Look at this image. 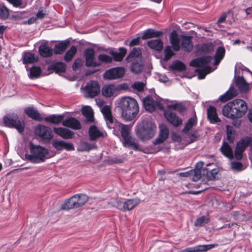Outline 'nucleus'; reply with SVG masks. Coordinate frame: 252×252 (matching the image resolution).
Here are the masks:
<instances>
[{"mask_svg":"<svg viewBox=\"0 0 252 252\" xmlns=\"http://www.w3.org/2000/svg\"><path fill=\"white\" fill-rule=\"evenodd\" d=\"M53 131L57 135L64 139H70L73 138L74 132L70 129L62 127H54Z\"/></svg>","mask_w":252,"mask_h":252,"instance_id":"2eb2a0df","label":"nucleus"},{"mask_svg":"<svg viewBox=\"0 0 252 252\" xmlns=\"http://www.w3.org/2000/svg\"><path fill=\"white\" fill-rule=\"evenodd\" d=\"M39 55L44 58H49L53 54V49L48 46L47 42L42 43L39 47Z\"/></svg>","mask_w":252,"mask_h":252,"instance_id":"5701e85b","label":"nucleus"},{"mask_svg":"<svg viewBox=\"0 0 252 252\" xmlns=\"http://www.w3.org/2000/svg\"><path fill=\"white\" fill-rule=\"evenodd\" d=\"M141 60L139 61L133 62L130 66L131 71L135 74H139L142 72L143 66L140 63Z\"/></svg>","mask_w":252,"mask_h":252,"instance_id":"3c124183","label":"nucleus"},{"mask_svg":"<svg viewBox=\"0 0 252 252\" xmlns=\"http://www.w3.org/2000/svg\"><path fill=\"white\" fill-rule=\"evenodd\" d=\"M98 60L100 62L106 63H111L113 61L112 57L104 54H99L98 56Z\"/></svg>","mask_w":252,"mask_h":252,"instance_id":"13d9d810","label":"nucleus"},{"mask_svg":"<svg viewBox=\"0 0 252 252\" xmlns=\"http://www.w3.org/2000/svg\"><path fill=\"white\" fill-rule=\"evenodd\" d=\"M83 61L80 58L76 59L72 64V69L76 71L83 65Z\"/></svg>","mask_w":252,"mask_h":252,"instance_id":"0e129e2a","label":"nucleus"},{"mask_svg":"<svg viewBox=\"0 0 252 252\" xmlns=\"http://www.w3.org/2000/svg\"><path fill=\"white\" fill-rule=\"evenodd\" d=\"M64 120V116L63 115H50L44 118V121L47 123L53 124L58 125L60 123L63 124Z\"/></svg>","mask_w":252,"mask_h":252,"instance_id":"72a5a7b5","label":"nucleus"},{"mask_svg":"<svg viewBox=\"0 0 252 252\" xmlns=\"http://www.w3.org/2000/svg\"><path fill=\"white\" fill-rule=\"evenodd\" d=\"M9 16V10L3 3H0V18L7 19Z\"/></svg>","mask_w":252,"mask_h":252,"instance_id":"864d4df0","label":"nucleus"},{"mask_svg":"<svg viewBox=\"0 0 252 252\" xmlns=\"http://www.w3.org/2000/svg\"><path fill=\"white\" fill-rule=\"evenodd\" d=\"M195 71L198 73V77L199 79H203L206 75L211 72V67L207 65L203 68H197Z\"/></svg>","mask_w":252,"mask_h":252,"instance_id":"09e8293b","label":"nucleus"},{"mask_svg":"<svg viewBox=\"0 0 252 252\" xmlns=\"http://www.w3.org/2000/svg\"><path fill=\"white\" fill-rule=\"evenodd\" d=\"M115 126L120 129L125 144L127 145L129 147H132L134 150H137L139 145L130 135V130L131 126L124 125L119 122H116Z\"/></svg>","mask_w":252,"mask_h":252,"instance_id":"423d86ee","label":"nucleus"},{"mask_svg":"<svg viewBox=\"0 0 252 252\" xmlns=\"http://www.w3.org/2000/svg\"><path fill=\"white\" fill-rule=\"evenodd\" d=\"M212 59L211 56H204L192 60L189 63V65L196 67H205L206 64L210 63Z\"/></svg>","mask_w":252,"mask_h":252,"instance_id":"4468645a","label":"nucleus"},{"mask_svg":"<svg viewBox=\"0 0 252 252\" xmlns=\"http://www.w3.org/2000/svg\"><path fill=\"white\" fill-rule=\"evenodd\" d=\"M231 167L237 171H241L242 170L243 164L240 162L233 161L231 163Z\"/></svg>","mask_w":252,"mask_h":252,"instance_id":"774afa93","label":"nucleus"},{"mask_svg":"<svg viewBox=\"0 0 252 252\" xmlns=\"http://www.w3.org/2000/svg\"><path fill=\"white\" fill-rule=\"evenodd\" d=\"M22 59L23 63L26 64L36 62L38 60V58L35 57L34 54L30 52H25L22 56Z\"/></svg>","mask_w":252,"mask_h":252,"instance_id":"79ce46f5","label":"nucleus"},{"mask_svg":"<svg viewBox=\"0 0 252 252\" xmlns=\"http://www.w3.org/2000/svg\"><path fill=\"white\" fill-rule=\"evenodd\" d=\"M226 139L230 143H233L235 136L236 132L233 130L232 126L227 125L226 126Z\"/></svg>","mask_w":252,"mask_h":252,"instance_id":"de8ad7c7","label":"nucleus"},{"mask_svg":"<svg viewBox=\"0 0 252 252\" xmlns=\"http://www.w3.org/2000/svg\"><path fill=\"white\" fill-rule=\"evenodd\" d=\"M192 36L188 35L181 36V46L182 49L187 52L191 51L193 48Z\"/></svg>","mask_w":252,"mask_h":252,"instance_id":"f3484780","label":"nucleus"},{"mask_svg":"<svg viewBox=\"0 0 252 252\" xmlns=\"http://www.w3.org/2000/svg\"><path fill=\"white\" fill-rule=\"evenodd\" d=\"M125 74V70L123 67H117L106 70L103 77L107 80H114L123 77Z\"/></svg>","mask_w":252,"mask_h":252,"instance_id":"9d476101","label":"nucleus"},{"mask_svg":"<svg viewBox=\"0 0 252 252\" xmlns=\"http://www.w3.org/2000/svg\"><path fill=\"white\" fill-rule=\"evenodd\" d=\"M62 143L63 140H53L52 144L54 148H55L58 151H62Z\"/></svg>","mask_w":252,"mask_h":252,"instance_id":"69168bd1","label":"nucleus"},{"mask_svg":"<svg viewBox=\"0 0 252 252\" xmlns=\"http://www.w3.org/2000/svg\"><path fill=\"white\" fill-rule=\"evenodd\" d=\"M156 125L149 120H144L136 126L135 133L138 138L142 140H148L152 138L156 131Z\"/></svg>","mask_w":252,"mask_h":252,"instance_id":"7ed1b4c3","label":"nucleus"},{"mask_svg":"<svg viewBox=\"0 0 252 252\" xmlns=\"http://www.w3.org/2000/svg\"><path fill=\"white\" fill-rule=\"evenodd\" d=\"M197 120L196 118L192 117L189 119L187 123L185 125L183 131L187 134L196 123Z\"/></svg>","mask_w":252,"mask_h":252,"instance_id":"603ef678","label":"nucleus"},{"mask_svg":"<svg viewBox=\"0 0 252 252\" xmlns=\"http://www.w3.org/2000/svg\"><path fill=\"white\" fill-rule=\"evenodd\" d=\"M108 204L122 211L123 205V198L120 197L112 198L108 202Z\"/></svg>","mask_w":252,"mask_h":252,"instance_id":"a18cd8bd","label":"nucleus"},{"mask_svg":"<svg viewBox=\"0 0 252 252\" xmlns=\"http://www.w3.org/2000/svg\"><path fill=\"white\" fill-rule=\"evenodd\" d=\"M101 112L104 116L107 125H112L114 123V120L111 107L108 105L104 106L101 109Z\"/></svg>","mask_w":252,"mask_h":252,"instance_id":"cd10ccee","label":"nucleus"},{"mask_svg":"<svg viewBox=\"0 0 252 252\" xmlns=\"http://www.w3.org/2000/svg\"><path fill=\"white\" fill-rule=\"evenodd\" d=\"M248 110L246 102L241 99H236L225 104L222 108L224 116L232 120L238 119L244 116Z\"/></svg>","mask_w":252,"mask_h":252,"instance_id":"f257e3e1","label":"nucleus"},{"mask_svg":"<svg viewBox=\"0 0 252 252\" xmlns=\"http://www.w3.org/2000/svg\"><path fill=\"white\" fill-rule=\"evenodd\" d=\"M244 152L236 147L234 151V156L236 159L240 160L243 158V154Z\"/></svg>","mask_w":252,"mask_h":252,"instance_id":"338daca9","label":"nucleus"},{"mask_svg":"<svg viewBox=\"0 0 252 252\" xmlns=\"http://www.w3.org/2000/svg\"><path fill=\"white\" fill-rule=\"evenodd\" d=\"M142 56L141 50L140 48H134L129 53L128 55L126 58V61L127 62H130L134 58H137L139 59H141Z\"/></svg>","mask_w":252,"mask_h":252,"instance_id":"c03bdc74","label":"nucleus"},{"mask_svg":"<svg viewBox=\"0 0 252 252\" xmlns=\"http://www.w3.org/2000/svg\"><path fill=\"white\" fill-rule=\"evenodd\" d=\"M85 65L87 67H98L101 65V63L95 61V51L93 48H88L84 51Z\"/></svg>","mask_w":252,"mask_h":252,"instance_id":"1a4fd4ad","label":"nucleus"},{"mask_svg":"<svg viewBox=\"0 0 252 252\" xmlns=\"http://www.w3.org/2000/svg\"><path fill=\"white\" fill-rule=\"evenodd\" d=\"M94 145L87 142H83L81 143L82 151L89 152L94 149Z\"/></svg>","mask_w":252,"mask_h":252,"instance_id":"e2e57ef3","label":"nucleus"},{"mask_svg":"<svg viewBox=\"0 0 252 252\" xmlns=\"http://www.w3.org/2000/svg\"><path fill=\"white\" fill-rule=\"evenodd\" d=\"M156 101L152 96L149 95L143 98V104L146 110L152 112L155 110Z\"/></svg>","mask_w":252,"mask_h":252,"instance_id":"b1692460","label":"nucleus"},{"mask_svg":"<svg viewBox=\"0 0 252 252\" xmlns=\"http://www.w3.org/2000/svg\"><path fill=\"white\" fill-rule=\"evenodd\" d=\"M75 196H72L68 199H65L61 205V209L69 210L76 208L74 198Z\"/></svg>","mask_w":252,"mask_h":252,"instance_id":"ea45409f","label":"nucleus"},{"mask_svg":"<svg viewBox=\"0 0 252 252\" xmlns=\"http://www.w3.org/2000/svg\"><path fill=\"white\" fill-rule=\"evenodd\" d=\"M209 218L206 216H202L197 218L194 222V225L196 226H202L209 222Z\"/></svg>","mask_w":252,"mask_h":252,"instance_id":"5fc2aeb1","label":"nucleus"},{"mask_svg":"<svg viewBox=\"0 0 252 252\" xmlns=\"http://www.w3.org/2000/svg\"><path fill=\"white\" fill-rule=\"evenodd\" d=\"M127 50L124 47H120L119 48V52L111 50L110 54L113 57V59L115 62H121L123 60L125 56L126 55Z\"/></svg>","mask_w":252,"mask_h":252,"instance_id":"393cba45","label":"nucleus"},{"mask_svg":"<svg viewBox=\"0 0 252 252\" xmlns=\"http://www.w3.org/2000/svg\"><path fill=\"white\" fill-rule=\"evenodd\" d=\"M225 54V49L224 47H219L216 51L214 56V64L218 65L221 61L223 59Z\"/></svg>","mask_w":252,"mask_h":252,"instance_id":"e433bc0d","label":"nucleus"},{"mask_svg":"<svg viewBox=\"0 0 252 252\" xmlns=\"http://www.w3.org/2000/svg\"><path fill=\"white\" fill-rule=\"evenodd\" d=\"M195 49L197 53L204 55L209 54L215 49V44L212 42L197 44Z\"/></svg>","mask_w":252,"mask_h":252,"instance_id":"f8f14e48","label":"nucleus"},{"mask_svg":"<svg viewBox=\"0 0 252 252\" xmlns=\"http://www.w3.org/2000/svg\"><path fill=\"white\" fill-rule=\"evenodd\" d=\"M238 94L237 91L233 87H230L229 89L223 95L220 96L219 99L222 102L233 98Z\"/></svg>","mask_w":252,"mask_h":252,"instance_id":"7c9ffc66","label":"nucleus"},{"mask_svg":"<svg viewBox=\"0 0 252 252\" xmlns=\"http://www.w3.org/2000/svg\"><path fill=\"white\" fill-rule=\"evenodd\" d=\"M147 45L150 48L155 50L158 52L161 51L163 49V42L160 39L148 41Z\"/></svg>","mask_w":252,"mask_h":252,"instance_id":"4c0bfd02","label":"nucleus"},{"mask_svg":"<svg viewBox=\"0 0 252 252\" xmlns=\"http://www.w3.org/2000/svg\"><path fill=\"white\" fill-rule=\"evenodd\" d=\"M236 85L241 92H247L249 89V85L243 76H238L236 81Z\"/></svg>","mask_w":252,"mask_h":252,"instance_id":"473e14b6","label":"nucleus"},{"mask_svg":"<svg viewBox=\"0 0 252 252\" xmlns=\"http://www.w3.org/2000/svg\"><path fill=\"white\" fill-rule=\"evenodd\" d=\"M5 126L15 128L20 133H22L25 129V124L23 120L17 114L9 113L4 116L2 119Z\"/></svg>","mask_w":252,"mask_h":252,"instance_id":"39448f33","label":"nucleus"},{"mask_svg":"<svg viewBox=\"0 0 252 252\" xmlns=\"http://www.w3.org/2000/svg\"><path fill=\"white\" fill-rule=\"evenodd\" d=\"M116 91L113 84L104 86L102 88V94L107 97L112 96Z\"/></svg>","mask_w":252,"mask_h":252,"instance_id":"a19ab883","label":"nucleus"},{"mask_svg":"<svg viewBox=\"0 0 252 252\" xmlns=\"http://www.w3.org/2000/svg\"><path fill=\"white\" fill-rule=\"evenodd\" d=\"M30 154H26V158L32 163L43 162L49 154L48 150L41 146L30 144Z\"/></svg>","mask_w":252,"mask_h":252,"instance_id":"20e7f679","label":"nucleus"},{"mask_svg":"<svg viewBox=\"0 0 252 252\" xmlns=\"http://www.w3.org/2000/svg\"><path fill=\"white\" fill-rule=\"evenodd\" d=\"M164 116L166 120L174 126L177 127L182 124V119L179 117L175 113L170 111H164Z\"/></svg>","mask_w":252,"mask_h":252,"instance_id":"ddd939ff","label":"nucleus"},{"mask_svg":"<svg viewBox=\"0 0 252 252\" xmlns=\"http://www.w3.org/2000/svg\"><path fill=\"white\" fill-rule=\"evenodd\" d=\"M218 244H212L208 245H198L192 247H189L184 250V252H203L215 248Z\"/></svg>","mask_w":252,"mask_h":252,"instance_id":"dca6fc26","label":"nucleus"},{"mask_svg":"<svg viewBox=\"0 0 252 252\" xmlns=\"http://www.w3.org/2000/svg\"><path fill=\"white\" fill-rule=\"evenodd\" d=\"M90 140L94 141L100 137H103V133L100 131L95 125L91 126L89 130Z\"/></svg>","mask_w":252,"mask_h":252,"instance_id":"bb28decb","label":"nucleus"},{"mask_svg":"<svg viewBox=\"0 0 252 252\" xmlns=\"http://www.w3.org/2000/svg\"><path fill=\"white\" fill-rule=\"evenodd\" d=\"M48 69L53 70L56 73H64L66 70V65L63 62H57L50 64Z\"/></svg>","mask_w":252,"mask_h":252,"instance_id":"2f4dec72","label":"nucleus"},{"mask_svg":"<svg viewBox=\"0 0 252 252\" xmlns=\"http://www.w3.org/2000/svg\"><path fill=\"white\" fill-rule=\"evenodd\" d=\"M221 153L226 157L232 159L233 158V151L231 147L226 142H224L220 148Z\"/></svg>","mask_w":252,"mask_h":252,"instance_id":"58836bf2","label":"nucleus"},{"mask_svg":"<svg viewBox=\"0 0 252 252\" xmlns=\"http://www.w3.org/2000/svg\"><path fill=\"white\" fill-rule=\"evenodd\" d=\"M248 147L247 136L244 137L237 142L236 147L242 150L244 152Z\"/></svg>","mask_w":252,"mask_h":252,"instance_id":"6e6d98bb","label":"nucleus"},{"mask_svg":"<svg viewBox=\"0 0 252 252\" xmlns=\"http://www.w3.org/2000/svg\"><path fill=\"white\" fill-rule=\"evenodd\" d=\"M132 88L138 92H141L144 90V84L141 82H136L132 85Z\"/></svg>","mask_w":252,"mask_h":252,"instance_id":"052dcab7","label":"nucleus"},{"mask_svg":"<svg viewBox=\"0 0 252 252\" xmlns=\"http://www.w3.org/2000/svg\"><path fill=\"white\" fill-rule=\"evenodd\" d=\"M170 68L173 70L183 72L186 70V65L181 61L176 60L173 62L170 66Z\"/></svg>","mask_w":252,"mask_h":252,"instance_id":"37998d69","label":"nucleus"},{"mask_svg":"<svg viewBox=\"0 0 252 252\" xmlns=\"http://www.w3.org/2000/svg\"><path fill=\"white\" fill-rule=\"evenodd\" d=\"M207 118L212 124H216L221 121L218 117L216 108L215 106L210 105L207 110Z\"/></svg>","mask_w":252,"mask_h":252,"instance_id":"6ab92c4d","label":"nucleus"},{"mask_svg":"<svg viewBox=\"0 0 252 252\" xmlns=\"http://www.w3.org/2000/svg\"><path fill=\"white\" fill-rule=\"evenodd\" d=\"M170 42L174 51H179L180 49L179 44L180 40L178 38V34L175 31H172L170 34Z\"/></svg>","mask_w":252,"mask_h":252,"instance_id":"c85d7f7f","label":"nucleus"},{"mask_svg":"<svg viewBox=\"0 0 252 252\" xmlns=\"http://www.w3.org/2000/svg\"><path fill=\"white\" fill-rule=\"evenodd\" d=\"M34 133L44 143H49L54 136L51 128L42 125L35 127Z\"/></svg>","mask_w":252,"mask_h":252,"instance_id":"0eeeda50","label":"nucleus"},{"mask_svg":"<svg viewBox=\"0 0 252 252\" xmlns=\"http://www.w3.org/2000/svg\"><path fill=\"white\" fill-rule=\"evenodd\" d=\"M169 136V129L165 126L160 127V131L158 136L154 141L155 145L163 143Z\"/></svg>","mask_w":252,"mask_h":252,"instance_id":"412c9836","label":"nucleus"},{"mask_svg":"<svg viewBox=\"0 0 252 252\" xmlns=\"http://www.w3.org/2000/svg\"><path fill=\"white\" fill-rule=\"evenodd\" d=\"M24 112L29 117L34 120L41 121L42 120L38 111L32 107L26 108Z\"/></svg>","mask_w":252,"mask_h":252,"instance_id":"c756f323","label":"nucleus"},{"mask_svg":"<svg viewBox=\"0 0 252 252\" xmlns=\"http://www.w3.org/2000/svg\"><path fill=\"white\" fill-rule=\"evenodd\" d=\"M204 162L199 161L197 163L196 167L202 169L203 171H206V177L209 180H213L216 178V176L218 174L219 170L218 168H214L216 165L214 163H210L206 165V167L203 168Z\"/></svg>","mask_w":252,"mask_h":252,"instance_id":"6e6552de","label":"nucleus"},{"mask_svg":"<svg viewBox=\"0 0 252 252\" xmlns=\"http://www.w3.org/2000/svg\"><path fill=\"white\" fill-rule=\"evenodd\" d=\"M85 91L88 97L93 98L99 94L100 86L96 81L92 80L87 84Z\"/></svg>","mask_w":252,"mask_h":252,"instance_id":"9b49d317","label":"nucleus"},{"mask_svg":"<svg viewBox=\"0 0 252 252\" xmlns=\"http://www.w3.org/2000/svg\"><path fill=\"white\" fill-rule=\"evenodd\" d=\"M140 202L141 200L138 198L126 199L123 202L122 211H130L137 206Z\"/></svg>","mask_w":252,"mask_h":252,"instance_id":"4be33fe9","label":"nucleus"},{"mask_svg":"<svg viewBox=\"0 0 252 252\" xmlns=\"http://www.w3.org/2000/svg\"><path fill=\"white\" fill-rule=\"evenodd\" d=\"M119 106L122 111V117L126 121L133 120L139 110L137 101L134 98L129 97L122 98Z\"/></svg>","mask_w":252,"mask_h":252,"instance_id":"f03ea898","label":"nucleus"},{"mask_svg":"<svg viewBox=\"0 0 252 252\" xmlns=\"http://www.w3.org/2000/svg\"><path fill=\"white\" fill-rule=\"evenodd\" d=\"M197 169H195L193 170H191V180L194 182H196L198 181L201 177V170L200 167H197Z\"/></svg>","mask_w":252,"mask_h":252,"instance_id":"4d7b16f0","label":"nucleus"},{"mask_svg":"<svg viewBox=\"0 0 252 252\" xmlns=\"http://www.w3.org/2000/svg\"><path fill=\"white\" fill-rule=\"evenodd\" d=\"M73 196H76L74 198V201L76 203V208H78L83 206L89 200L88 196L84 194H76Z\"/></svg>","mask_w":252,"mask_h":252,"instance_id":"f704fd0d","label":"nucleus"},{"mask_svg":"<svg viewBox=\"0 0 252 252\" xmlns=\"http://www.w3.org/2000/svg\"><path fill=\"white\" fill-rule=\"evenodd\" d=\"M77 52V47L73 45L65 53L63 59L66 62H69L72 60Z\"/></svg>","mask_w":252,"mask_h":252,"instance_id":"49530a36","label":"nucleus"},{"mask_svg":"<svg viewBox=\"0 0 252 252\" xmlns=\"http://www.w3.org/2000/svg\"><path fill=\"white\" fill-rule=\"evenodd\" d=\"M41 73V69L39 66H32L30 68L29 77L31 79H33L38 78Z\"/></svg>","mask_w":252,"mask_h":252,"instance_id":"8fccbe9b","label":"nucleus"},{"mask_svg":"<svg viewBox=\"0 0 252 252\" xmlns=\"http://www.w3.org/2000/svg\"><path fill=\"white\" fill-rule=\"evenodd\" d=\"M174 54L170 46H166L164 49V60L165 61L169 60Z\"/></svg>","mask_w":252,"mask_h":252,"instance_id":"bf43d9fd","label":"nucleus"},{"mask_svg":"<svg viewBox=\"0 0 252 252\" xmlns=\"http://www.w3.org/2000/svg\"><path fill=\"white\" fill-rule=\"evenodd\" d=\"M70 44L69 40H63L56 44L54 49V53L56 55L62 54L68 48Z\"/></svg>","mask_w":252,"mask_h":252,"instance_id":"a878e982","label":"nucleus"},{"mask_svg":"<svg viewBox=\"0 0 252 252\" xmlns=\"http://www.w3.org/2000/svg\"><path fill=\"white\" fill-rule=\"evenodd\" d=\"M163 32L162 31L155 30L153 29H148L142 33L141 38L146 40L149 38L158 37L162 36Z\"/></svg>","mask_w":252,"mask_h":252,"instance_id":"a211bd4d","label":"nucleus"},{"mask_svg":"<svg viewBox=\"0 0 252 252\" xmlns=\"http://www.w3.org/2000/svg\"><path fill=\"white\" fill-rule=\"evenodd\" d=\"M82 113L86 118V122L93 123L94 121V112L90 106H86L82 108Z\"/></svg>","mask_w":252,"mask_h":252,"instance_id":"c9c22d12","label":"nucleus"},{"mask_svg":"<svg viewBox=\"0 0 252 252\" xmlns=\"http://www.w3.org/2000/svg\"><path fill=\"white\" fill-rule=\"evenodd\" d=\"M65 149L67 151H74L75 150L74 146L72 143L66 142L63 140L62 150Z\"/></svg>","mask_w":252,"mask_h":252,"instance_id":"680f3d73","label":"nucleus"},{"mask_svg":"<svg viewBox=\"0 0 252 252\" xmlns=\"http://www.w3.org/2000/svg\"><path fill=\"white\" fill-rule=\"evenodd\" d=\"M63 125L66 127L71 128L75 130L81 128V125L80 122L73 117H69L65 120H63Z\"/></svg>","mask_w":252,"mask_h":252,"instance_id":"aec40b11","label":"nucleus"}]
</instances>
